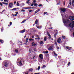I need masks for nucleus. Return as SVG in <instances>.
<instances>
[{
    "instance_id": "f257e3e1",
    "label": "nucleus",
    "mask_w": 74,
    "mask_h": 74,
    "mask_svg": "<svg viewBox=\"0 0 74 74\" xmlns=\"http://www.w3.org/2000/svg\"><path fill=\"white\" fill-rule=\"evenodd\" d=\"M63 22L64 23H71L69 24V26L71 28H73L74 27V21L71 20V21H69V20H67L66 21L64 19H63Z\"/></svg>"
},
{
    "instance_id": "f03ea898",
    "label": "nucleus",
    "mask_w": 74,
    "mask_h": 74,
    "mask_svg": "<svg viewBox=\"0 0 74 74\" xmlns=\"http://www.w3.org/2000/svg\"><path fill=\"white\" fill-rule=\"evenodd\" d=\"M13 5H14L12 3H9V6L10 8H12Z\"/></svg>"
},
{
    "instance_id": "7ed1b4c3",
    "label": "nucleus",
    "mask_w": 74,
    "mask_h": 74,
    "mask_svg": "<svg viewBox=\"0 0 74 74\" xmlns=\"http://www.w3.org/2000/svg\"><path fill=\"white\" fill-rule=\"evenodd\" d=\"M5 63L4 64V66H5V67H7V66H8V63L6 62V61H4L3 62V63Z\"/></svg>"
},
{
    "instance_id": "20e7f679",
    "label": "nucleus",
    "mask_w": 74,
    "mask_h": 74,
    "mask_svg": "<svg viewBox=\"0 0 74 74\" xmlns=\"http://www.w3.org/2000/svg\"><path fill=\"white\" fill-rule=\"evenodd\" d=\"M39 56L40 58V59H43V55L42 54H40L39 55Z\"/></svg>"
},
{
    "instance_id": "39448f33",
    "label": "nucleus",
    "mask_w": 74,
    "mask_h": 74,
    "mask_svg": "<svg viewBox=\"0 0 74 74\" xmlns=\"http://www.w3.org/2000/svg\"><path fill=\"white\" fill-rule=\"evenodd\" d=\"M69 18L71 20H74V16H70L69 17Z\"/></svg>"
},
{
    "instance_id": "423d86ee",
    "label": "nucleus",
    "mask_w": 74,
    "mask_h": 74,
    "mask_svg": "<svg viewBox=\"0 0 74 74\" xmlns=\"http://www.w3.org/2000/svg\"><path fill=\"white\" fill-rule=\"evenodd\" d=\"M61 42V39L60 38H58L57 40V42L58 43H60Z\"/></svg>"
},
{
    "instance_id": "0eeeda50",
    "label": "nucleus",
    "mask_w": 74,
    "mask_h": 74,
    "mask_svg": "<svg viewBox=\"0 0 74 74\" xmlns=\"http://www.w3.org/2000/svg\"><path fill=\"white\" fill-rule=\"evenodd\" d=\"M47 34L48 36H49V39H51V35H50V34H49V33L48 32H47Z\"/></svg>"
},
{
    "instance_id": "6e6552de",
    "label": "nucleus",
    "mask_w": 74,
    "mask_h": 74,
    "mask_svg": "<svg viewBox=\"0 0 74 74\" xmlns=\"http://www.w3.org/2000/svg\"><path fill=\"white\" fill-rule=\"evenodd\" d=\"M61 11H62L63 12H65V11H66V9L61 8Z\"/></svg>"
},
{
    "instance_id": "1a4fd4ad",
    "label": "nucleus",
    "mask_w": 74,
    "mask_h": 74,
    "mask_svg": "<svg viewBox=\"0 0 74 74\" xmlns=\"http://www.w3.org/2000/svg\"><path fill=\"white\" fill-rule=\"evenodd\" d=\"M36 45V44L34 42H33L32 43V45L33 47H35Z\"/></svg>"
},
{
    "instance_id": "9d476101",
    "label": "nucleus",
    "mask_w": 74,
    "mask_h": 74,
    "mask_svg": "<svg viewBox=\"0 0 74 74\" xmlns=\"http://www.w3.org/2000/svg\"><path fill=\"white\" fill-rule=\"evenodd\" d=\"M48 50H52L53 49V48H52V46H51L48 49Z\"/></svg>"
},
{
    "instance_id": "9b49d317",
    "label": "nucleus",
    "mask_w": 74,
    "mask_h": 74,
    "mask_svg": "<svg viewBox=\"0 0 74 74\" xmlns=\"http://www.w3.org/2000/svg\"><path fill=\"white\" fill-rule=\"evenodd\" d=\"M40 11V9H38L35 11V14H37V13L39 11Z\"/></svg>"
},
{
    "instance_id": "f8f14e48",
    "label": "nucleus",
    "mask_w": 74,
    "mask_h": 74,
    "mask_svg": "<svg viewBox=\"0 0 74 74\" xmlns=\"http://www.w3.org/2000/svg\"><path fill=\"white\" fill-rule=\"evenodd\" d=\"M34 6H35V7H37L38 5V4L37 3H34Z\"/></svg>"
},
{
    "instance_id": "ddd939ff",
    "label": "nucleus",
    "mask_w": 74,
    "mask_h": 74,
    "mask_svg": "<svg viewBox=\"0 0 74 74\" xmlns=\"http://www.w3.org/2000/svg\"><path fill=\"white\" fill-rule=\"evenodd\" d=\"M25 31H26V30L25 29H24L23 30H22L21 31V33H24Z\"/></svg>"
},
{
    "instance_id": "4468645a",
    "label": "nucleus",
    "mask_w": 74,
    "mask_h": 74,
    "mask_svg": "<svg viewBox=\"0 0 74 74\" xmlns=\"http://www.w3.org/2000/svg\"><path fill=\"white\" fill-rule=\"evenodd\" d=\"M29 71H31V72H32L33 71V69L32 68L30 69H29Z\"/></svg>"
},
{
    "instance_id": "2eb2a0df",
    "label": "nucleus",
    "mask_w": 74,
    "mask_h": 74,
    "mask_svg": "<svg viewBox=\"0 0 74 74\" xmlns=\"http://www.w3.org/2000/svg\"><path fill=\"white\" fill-rule=\"evenodd\" d=\"M16 5L18 6H20V5H19V2H18V1H17V2Z\"/></svg>"
},
{
    "instance_id": "dca6fc26",
    "label": "nucleus",
    "mask_w": 74,
    "mask_h": 74,
    "mask_svg": "<svg viewBox=\"0 0 74 74\" xmlns=\"http://www.w3.org/2000/svg\"><path fill=\"white\" fill-rule=\"evenodd\" d=\"M36 26L37 27V28H38V29H41V26H38V27H37V25H36Z\"/></svg>"
},
{
    "instance_id": "f3484780",
    "label": "nucleus",
    "mask_w": 74,
    "mask_h": 74,
    "mask_svg": "<svg viewBox=\"0 0 74 74\" xmlns=\"http://www.w3.org/2000/svg\"><path fill=\"white\" fill-rule=\"evenodd\" d=\"M19 64H20V66H22V62H21V61L19 62Z\"/></svg>"
},
{
    "instance_id": "a211bd4d",
    "label": "nucleus",
    "mask_w": 74,
    "mask_h": 74,
    "mask_svg": "<svg viewBox=\"0 0 74 74\" xmlns=\"http://www.w3.org/2000/svg\"><path fill=\"white\" fill-rule=\"evenodd\" d=\"M51 45H48L47 46V48H48L49 47H51Z\"/></svg>"
},
{
    "instance_id": "6ab92c4d",
    "label": "nucleus",
    "mask_w": 74,
    "mask_h": 74,
    "mask_svg": "<svg viewBox=\"0 0 74 74\" xmlns=\"http://www.w3.org/2000/svg\"><path fill=\"white\" fill-rule=\"evenodd\" d=\"M69 48H70L69 47L66 46V49H69Z\"/></svg>"
},
{
    "instance_id": "aec40b11",
    "label": "nucleus",
    "mask_w": 74,
    "mask_h": 74,
    "mask_svg": "<svg viewBox=\"0 0 74 74\" xmlns=\"http://www.w3.org/2000/svg\"><path fill=\"white\" fill-rule=\"evenodd\" d=\"M26 20H23V21H22V22H21V23H25V22H26Z\"/></svg>"
},
{
    "instance_id": "412c9836",
    "label": "nucleus",
    "mask_w": 74,
    "mask_h": 74,
    "mask_svg": "<svg viewBox=\"0 0 74 74\" xmlns=\"http://www.w3.org/2000/svg\"><path fill=\"white\" fill-rule=\"evenodd\" d=\"M0 42L1 43H3V42H4V41L2 40H0Z\"/></svg>"
},
{
    "instance_id": "4be33fe9",
    "label": "nucleus",
    "mask_w": 74,
    "mask_h": 74,
    "mask_svg": "<svg viewBox=\"0 0 74 74\" xmlns=\"http://www.w3.org/2000/svg\"><path fill=\"white\" fill-rule=\"evenodd\" d=\"M45 67H46V66L45 65H44L43 66L42 69H44V68H45Z\"/></svg>"
},
{
    "instance_id": "5701e85b",
    "label": "nucleus",
    "mask_w": 74,
    "mask_h": 74,
    "mask_svg": "<svg viewBox=\"0 0 74 74\" xmlns=\"http://www.w3.org/2000/svg\"><path fill=\"white\" fill-rule=\"evenodd\" d=\"M3 4H6V5H8V4L5 2H2Z\"/></svg>"
},
{
    "instance_id": "b1692460",
    "label": "nucleus",
    "mask_w": 74,
    "mask_h": 74,
    "mask_svg": "<svg viewBox=\"0 0 74 74\" xmlns=\"http://www.w3.org/2000/svg\"><path fill=\"white\" fill-rule=\"evenodd\" d=\"M53 53H54L55 55V56H58V54H56V53H55V51H53Z\"/></svg>"
},
{
    "instance_id": "393cba45",
    "label": "nucleus",
    "mask_w": 74,
    "mask_h": 74,
    "mask_svg": "<svg viewBox=\"0 0 74 74\" xmlns=\"http://www.w3.org/2000/svg\"><path fill=\"white\" fill-rule=\"evenodd\" d=\"M38 22V20H36V21H35V23L36 24H37V23Z\"/></svg>"
},
{
    "instance_id": "a878e982",
    "label": "nucleus",
    "mask_w": 74,
    "mask_h": 74,
    "mask_svg": "<svg viewBox=\"0 0 74 74\" xmlns=\"http://www.w3.org/2000/svg\"><path fill=\"white\" fill-rule=\"evenodd\" d=\"M4 2H7V3H8V1L7 0H4Z\"/></svg>"
},
{
    "instance_id": "bb28decb",
    "label": "nucleus",
    "mask_w": 74,
    "mask_h": 74,
    "mask_svg": "<svg viewBox=\"0 0 74 74\" xmlns=\"http://www.w3.org/2000/svg\"><path fill=\"white\" fill-rule=\"evenodd\" d=\"M62 38H63L64 39H65L66 38V37L64 36H62Z\"/></svg>"
},
{
    "instance_id": "cd10ccee",
    "label": "nucleus",
    "mask_w": 74,
    "mask_h": 74,
    "mask_svg": "<svg viewBox=\"0 0 74 74\" xmlns=\"http://www.w3.org/2000/svg\"><path fill=\"white\" fill-rule=\"evenodd\" d=\"M44 41H47V37H45L44 38Z\"/></svg>"
},
{
    "instance_id": "c85d7f7f",
    "label": "nucleus",
    "mask_w": 74,
    "mask_h": 74,
    "mask_svg": "<svg viewBox=\"0 0 74 74\" xmlns=\"http://www.w3.org/2000/svg\"><path fill=\"white\" fill-rule=\"evenodd\" d=\"M30 8H31L28 7L27 8H24V9H30Z\"/></svg>"
},
{
    "instance_id": "c756f323",
    "label": "nucleus",
    "mask_w": 74,
    "mask_h": 74,
    "mask_svg": "<svg viewBox=\"0 0 74 74\" xmlns=\"http://www.w3.org/2000/svg\"><path fill=\"white\" fill-rule=\"evenodd\" d=\"M21 12H25V10L22 9L21 10Z\"/></svg>"
},
{
    "instance_id": "7c9ffc66",
    "label": "nucleus",
    "mask_w": 74,
    "mask_h": 74,
    "mask_svg": "<svg viewBox=\"0 0 74 74\" xmlns=\"http://www.w3.org/2000/svg\"><path fill=\"white\" fill-rule=\"evenodd\" d=\"M40 44H43V41H41L40 42Z\"/></svg>"
},
{
    "instance_id": "2f4dec72",
    "label": "nucleus",
    "mask_w": 74,
    "mask_h": 74,
    "mask_svg": "<svg viewBox=\"0 0 74 74\" xmlns=\"http://www.w3.org/2000/svg\"><path fill=\"white\" fill-rule=\"evenodd\" d=\"M38 7H41V6H42V4H39L38 5Z\"/></svg>"
},
{
    "instance_id": "473e14b6",
    "label": "nucleus",
    "mask_w": 74,
    "mask_h": 74,
    "mask_svg": "<svg viewBox=\"0 0 74 74\" xmlns=\"http://www.w3.org/2000/svg\"><path fill=\"white\" fill-rule=\"evenodd\" d=\"M40 66H39L38 68V70H40Z\"/></svg>"
},
{
    "instance_id": "72a5a7b5",
    "label": "nucleus",
    "mask_w": 74,
    "mask_h": 74,
    "mask_svg": "<svg viewBox=\"0 0 74 74\" xmlns=\"http://www.w3.org/2000/svg\"><path fill=\"white\" fill-rule=\"evenodd\" d=\"M26 42H27L28 41H27V40H28V38H26Z\"/></svg>"
},
{
    "instance_id": "f704fd0d",
    "label": "nucleus",
    "mask_w": 74,
    "mask_h": 74,
    "mask_svg": "<svg viewBox=\"0 0 74 74\" xmlns=\"http://www.w3.org/2000/svg\"><path fill=\"white\" fill-rule=\"evenodd\" d=\"M36 38H39V36L38 35H36Z\"/></svg>"
},
{
    "instance_id": "c9c22d12",
    "label": "nucleus",
    "mask_w": 74,
    "mask_h": 74,
    "mask_svg": "<svg viewBox=\"0 0 74 74\" xmlns=\"http://www.w3.org/2000/svg\"><path fill=\"white\" fill-rule=\"evenodd\" d=\"M33 40L32 38H30L29 39V41H32V40Z\"/></svg>"
},
{
    "instance_id": "e433bc0d",
    "label": "nucleus",
    "mask_w": 74,
    "mask_h": 74,
    "mask_svg": "<svg viewBox=\"0 0 74 74\" xmlns=\"http://www.w3.org/2000/svg\"><path fill=\"white\" fill-rule=\"evenodd\" d=\"M26 3H27V4H29V3H30V2L29 1H27L26 2Z\"/></svg>"
},
{
    "instance_id": "4c0bfd02",
    "label": "nucleus",
    "mask_w": 74,
    "mask_h": 74,
    "mask_svg": "<svg viewBox=\"0 0 74 74\" xmlns=\"http://www.w3.org/2000/svg\"><path fill=\"white\" fill-rule=\"evenodd\" d=\"M0 5H1V6H3V4H2L1 2L0 3Z\"/></svg>"
},
{
    "instance_id": "58836bf2",
    "label": "nucleus",
    "mask_w": 74,
    "mask_h": 74,
    "mask_svg": "<svg viewBox=\"0 0 74 74\" xmlns=\"http://www.w3.org/2000/svg\"><path fill=\"white\" fill-rule=\"evenodd\" d=\"M36 40H37V39H38V40H39L40 39V38H35Z\"/></svg>"
},
{
    "instance_id": "ea45409f",
    "label": "nucleus",
    "mask_w": 74,
    "mask_h": 74,
    "mask_svg": "<svg viewBox=\"0 0 74 74\" xmlns=\"http://www.w3.org/2000/svg\"><path fill=\"white\" fill-rule=\"evenodd\" d=\"M21 4L22 5H25V3H22Z\"/></svg>"
},
{
    "instance_id": "a19ab883",
    "label": "nucleus",
    "mask_w": 74,
    "mask_h": 74,
    "mask_svg": "<svg viewBox=\"0 0 74 74\" xmlns=\"http://www.w3.org/2000/svg\"><path fill=\"white\" fill-rule=\"evenodd\" d=\"M15 52H16V53H18V50H15Z\"/></svg>"
},
{
    "instance_id": "79ce46f5",
    "label": "nucleus",
    "mask_w": 74,
    "mask_h": 74,
    "mask_svg": "<svg viewBox=\"0 0 74 74\" xmlns=\"http://www.w3.org/2000/svg\"><path fill=\"white\" fill-rule=\"evenodd\" d=\"M33 11V10H30L29 11V12H31Z\"/></svg>"
},
{
    "instance_id": "37998d69",
    "label": "nucleus",
    "mask_w": 74,
    "mask_h": 74,
    "mask_svg": "<svg viewBox=\"0 0 74 74\" xmlns=\"http://www.w3.org/2000/svg\"><path fill=\"white\" fill-rule=\"evenodd\" d=\"M64 14V13H61V14L62 16H63V14Z\"/></svg>"
},
{
    "instance_id": "c03bdc74",
    "label": "nucleus",
    "mask_w": 74,
    "mask_h": 74,
    "mask_svg": "<svg viewBox=\"0 0 74 74\" xmlns=\"http://www.w3.org/2000/svg\"><path fill=\"white\" fill-rule=\"evenodd\" d=\"M20 60V58H18L17 60V62H18V61H19Z\"/></svg>"
},
{
    "instance_id": "a18cd8bd",
    "label": "nucleus",
    "mask_w": 74,
    "mask_h": 74,
    "mask_svg": "<svg viewBox=\"0 0 74 74\" xmlns=\"http://www.w3.org/2000/svg\"><path fill=\"white\" fill-rule=\"evenodd\" d=\"M55 45H57V43H56V42H55Z\"/></svg>"
},
{
    "instance_id": "49530a36",
    "label": "nucleus",
    "mask_w": 74,
    "mask_h": 74,
    "mask_svg": "<svg viewBox=\"0 0 74 74\" xmlns=\"http://www.w3.org/2000/svg\"><path fill=\"white\" fill-rule=\"evenodd\" d=\"M33 2L34 3H36V2H37V1L36 0H34Z\"/></svg>"
},
{
    "instance_id": "de8ad7c7",
    "label": "nucleus",
    "mask_w": 74,
    "mask_h": 74,
    "mask_svg": "<svg viewBox=\"0 0 74 74\" xmlns=\"http://www.w3.org/2000/svg\"><path fill=\"white\" fill-rule=\"evenodd\" d=\"M70 64V62H69V63L68 64V66H69Z\"/></svg>"
},
{
    "instance_id": "09e8293b",
    "label": "nucleus",
    "mask_w": 74,
    "mask_h": 74,
    "mask_svg": "<svg viewBox=\"0 0 74 74\" xmlns=\"http://www.w3.org/2000/svg\"><path fill=\"white\" fill-rule=\"evenodd\" d=\"M72 3L73 4V3H74V0H72Z\"/></svg>"
},
{
    "instance_id": "8fccbe9b",
    "label": "nucleus",
    "mask_w": 74,
    "mask_h": 74,
    "mask_svg": "<svg viewBox=\"0 0 74 74\" xmlns=\"http://www.w3.org/2000/svg\"><path fill=\"white\" fill-rule=\"evenodd\" d=\"M45 53H48V51H45Z\"/></svg>"
},
{
    "instance_id": "3c124183",
    "label": "nucleus",
    "mask_w": 74,
    "mask_h": 74,
    "mask_svg": "<svg viewBox=\"0 0 74 74\" xmlns=\"http://www.w3.org/2000/svg\"><path fill=\"white\" fill-rule=\"evenodd\" d=\"M3 28L2 27L1 29V32H3Z\"/></svg>"
},
{
    "instance_id": "603ef678",
    "label": "nucleus",
    "mask_w": 74,
    "mask_h": 74,
    "mask_svg": "<svg viewBox=\"0 0 74 74\" xmlns=\"http://www.w3.org/2000/svg\"><path fill=\"white\" fill-rule=\"evenodd\" d=\"M10 25H12V22H10Z\"/></svg>"
},
{
    "instance_id": "864d4df0",
    "label": "nucleus",
    "mask_w": 74,
    "mask_h": 74,
    "mask_svg": "<svg viewBox=\"0 0 74 74\" xmlns=\"http://www.w3.org/2000/svg\"><path fill=\"white\" fill-rule=\"evenodd\" d=\"M15 13H16V14H18V12H15Z\"/></svg>"
},
{
    "instance_id": "5fc2aeb1",
    "label": "nucleus",
    "mask_w": 74,
    "mask_h": 74,
    "mask_svg": "<svg viewBox=\"0 0 74 74\" xmlns=\"http://www.w3.org/2000/svg\"><path fill=\"white\" fill-rule=\"evenodd\" d=\"M13 10H16V8H13Z\"/></svg>"
},
{
    "instance_id": "6e6d98bb",
    "label": "nucleus",
    "mask_w": 74,
    "mask_h": 74,
    "mask_svg": "<svg viewBox=\"0 0 74 74\" xmlns=\"http://www.w3.org/2000/svg\"><path fill=\"white\" fill-rule=\"evenodd\" d=\"M34 51H36V49H34Z\"/></svg>"
},
{
    "instance_id": "4d7b16f0",
    "label": "nucleus",
    "mask_w": 74,
    "mask_h": 74,
    "mask_svg": "<svg viewBox=\"0 0 74 74\" xmlns=\"http://www.w3.org/2000/svg\"><path fill=\"white\" fill-rule=\"evenodd\" d=\"M47 14V12H44V14Z\"/></svg>"
},
{
    "instance_id": "13d9d810",
    "label": "nucleus",
    "mask_w": 74,
    "mask_h": 74,
    "mask_svg": "<svg viewBox=\"0 0 74 74\" xmlns=\"http://www.w3.org/2000/svg\"><path fill=\"white\" fill-rule=\"evenodd\" d=\"M52 27H50V28H49V29H52Z\"/></svg>"
},
{
    "instance_id": "bf43d9fd",
    "label": "nucleus",
    "mask_w": 74,
    "mask_h": 74,
    "mask_svg": "<svg viewBox=\"0 0 74 74\" xmlns=\"http://www.w3.org/2000/svg\"><path fill=\"white\" fill-rule=\"evenodd\" d=\"M16 1H14V4H16Z\"/></svg>"
},
{
    "instance_id": "052dcab7",
    "label": "nucleus",
    "mask_w": 74,
    "mask_h": 74,
    "mask_svg": "<svg viewBox=\"0 0 74 74\" xmlns=\"http://www.w3.org/2000/svg\"><path fill=\"white\" fill-rule=\"evenodd\" d=\"M57 48L58 49H59V47H57Z\"/></svg>"
},
{
    "instance_id": "680f3d73",
    "label": "nucleus",
    "mask_w": 74,
    "mask_h": 74,
    "mask_svg": "<svg viewBox=\"0 0 74 74\" xmlns=\"http://www.w3.org/2000/svg\"><path fill=\"white\" fill-rule=\"evenodd\" d=\"M69 4L70 5H71V2H70V3H69Z\"/></svg>"
},
{
    "instance_id": "e2e57ef3",
    "label": "nucleus",
    "mask_w": 74,
    "mask_h": 74,
    "mask_svg": "<svg viewBox=\"0 0 74 74\" xmlns=\"http://www.w3.org/2000/svg\"><path fill=\"white\" fill-rule=\"evenodd\" d=\"M35 74H39V73H36Z\"/></svg>"
},
{
    "instance_id": "0e129e2a",
    "label": "nucleus",
    "mask_w": 74,
    "mask_h": 74,
    "mask_svg": "<svg viewBox=\"0 0 74 74\" xmlns=\"http://www.w3.org/2000/svg\"><path fill=\"white\" fill-rule=\"evenodd\" d=\"M31 6H32V7H33V4H32Z\"/></svg>"
},
{
    "instance_id": "69168bd1",
    "label": "nucleus",
    "mask_w": 74,
    "mask_h": 74,
    "mask_svg": "<svg viewBox=\"0 0 74 74\" xmlns=\"http://www.w3.org/2000/svg\"><path fill=\"white\" fill-rule=\"evenodd\" d=\"M5 10H3L2 11V12H4V11H5Z\"/></svg>"
},
{
    "instance_id": "338daca9",
    "label": "nucleus",
    "mask_w": 74,
    "mask_h": 74,
    "mask_svg": "<svg viewBox=\"0 0 74 74\" xmlns=\"http://www.w3.org/2000/svg\"><path fill=\"white\" fill-rule=\"evenodd\" d=\"M14 16H17V14H16L14 15Z\"/></svg>"
},
{
    "instance_id": "774afa93",
    "label": "nucleus",
    "mask_w": 74,
    "mask_h": 74,
    "mask_svg": "<svg viewBox=\"0 0 74 74\" xmlns=\"http://www.w3.org/2000/svg\"><path fill=\"white\" fill-rule=\"evenodd\" d=\"M73 36H74V32H73Z\"/></svg>"
}]
</instances>
